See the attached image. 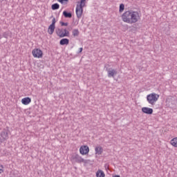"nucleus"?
Returning a JSON list of instances; mask_svg holds the SVG:
<instances>
[{"label":"nucleus","instance_id":"f257e3e1","mask_svg":"<svg viewBox=\"0 0 177 177\" xmlns=\"http://www.w3.org/2000/svg\"><path fill=\"white\" fill-rule=\"evenodd\" d=\"M122 20L127 24H135L140 20V14L138 11L127 10L124 12L122 16Z\"/></svg>","mask_w":177,"mask_h":177},{"label":"nucleus","instance_id":"f03ea898","mask_svg":"<svg viewBox=\"0 0 177 177\" xmlns=\"http://www.w3.org/2000/svg\"><path fill=\"white\" fill-rule=\"evenodd\" d=\"M86 3V0H80L77 1L76 6V15L77 19H81L82 16V12H84V8Z\"/></svg>","mask_w":177,"mask_h":177},{"label":"nucleus","instance_id":"7ed1b4c3","mask_svg":"<svg viewBox=\"0 0 177 177\" xmlns=\"http://www.w3.org/2000/svg\"><path fill=\"white\" fill-rule=\"evenodd\" d=\"M158 99H160V95L156 93H151L147 95V101L151 106H154L158 102Z\"/></svg>","mask_w":177,"mask_h":177},{"label":"nucleus","instance_id":"20e7f679","mask_svg":"<svg viewBox=\"0 0 177 177\" xmlns=\"http://www.w3.org/2000/svg\"><path fill=\"white\" fill-rule=\"evenodd\" d=\"M9 139V129H3V131L0 133V143H3Z\"/></svg>","mask_w":177,"mask_h":177},{"label":"nucleus","instance_id":"39448f33","mask_svg":"<svg viewBox=\"0 0 177 177\" xmlns=\"http://www.w3.org/2000/svg\"><path fill=\"white\" fill-rule=\"evenodd\" d=\"M32 54L33 57H37V59H41L44 56V53L39 48H35L32 50Z\"/></svg>","mask_w":177,"mask_h":177},{"label":"nucleus","instance_id":"423d86ee","mask_svg":"<svg viewBox=\"0 0 177 177\" xmlns=\"http://www.w3.org/2000/svg\"><path fill=\"white\" fill-rule=\"evenodd\" d=\"M71 160L74 162H86V160H84V158H82L81 156L77 153H73L72 155Z\"/></svg>","mask_w":177,"mask_h":177},{"label":"nucleus","instance_id":"0eeeda50","mask_svg":"<svg viewBox=\"0 0 177 177\" xmlns=\"http://www.w3.org/2000/svg\"><path fill=\"white\" fill-rule=\"evenodd\" d=\"M55 24H56V18H54L52 20V24L48 26V32L50 35H52V34L55 32V28H56Z\"/></svg>","mask_w":177,"mask_h":177},{"label":"nucleus","instance_id":"6e6552de","mask_svg":"<svg viewBox=\"0 0 177 177\" xmlns=\"http://www.w3.org/2000/svg\"><path fill=\"white\" fill-rule=\"evenodd\" d=\"M80 154L83 156L89 153V147L88 146H82L80 149Z\"/></svg>","mask_w":177,"mask_h":177},{"label":"nucleus","instance_id":"1a4fd4ad","mask_svg":"<svg viewBox=\"0 0 177 177\" xmlns=\"http://www.w3.org/2000/svg\"><path fill=\"white\" fill-rule=\"evenodd\" d=\"M142 111L144 113V114H153V109L149 108V107H142Z\"/></svg>","mask_w":177,"mask_h":177},{"label":"nucleus","instance_id":"9d476101","mask_svg":"<svg viewBox=\"0 0 177 177\" xmlns=\"http://www.w3.org/2000/svg\"><path fill=\"white\" fill-rule=\"evenodd\" d=\"M63 31H64L63 28H62V29L57 28L55 30V32H56L57 35L58 37H59V38H64V35H64V32H63Z\"/></svg>","mask_w":177,"mask_h":177},{"label":"nucleus","instance_id":"9b49d317","mask_svg":"<svg viewBox=\"0 0 177 177\" xmlns=\"http://www.w3.org/2000/svg\"><path fill=\"white\" fill-rule=\"evenodd\" d=\"M114 75H117V71L115 69H109L108 71V77L109 78H111V77L113 78Z\"/></svg>","mask_w":177,"mask_h":177},{"label":"nucleus","instance_id":"f8f14e48","mask_svg":"<svg viewBox=\"0 0 177 177\" xmlns=\"http://www.w3.org/2000/svg\"><path fill=\"white\" fill-rule=\"evenodd\" d=\"M95 154H97L98 156H100L102 153H103V148L100 145H97L95 147Z\"/></svg>","mask_w":177,"mask_h":177},{"label":"nucleus","instance_id":"ddd939ff","mask_svg":"<svg viewBox=\"0 0 177 177\" xmlns=\"http://www.w3.org/2000/svg\"><path fill=\"white\" fill-rule=\"evenodd\" d=\"M68 44H70V40L67 38L62 39L59 41V44L62 46L68 45Z\"/></svg>","mask_w":177,"mask_h":177},{"label":"nucleus","instance_id":"4468645a","mask_svg":"<svg viewBox=\"0 0 177 177\" xmlns=\"http://www.w3.org/2000/svg\"><path fill=\"white\" fill-rule=\"evenodd\" d=\"M30 102H31V98H30L28 97L23 98L21 100L22 104H25V106H27V104H30Z\"/></svg>","mask_w":177,"mask_h":177},{"label":"nucleus","instance_id":"2eb2a0df","mask_svg":"<svg viewBox=\"0 0 177 177\" xmlns=\"http://www.w3.org/2000/svg\"><path fill=\"white\" fill-rule=\"evenodd\" d=\"M170 145L173 147H175L176 149H177V137H174L170 140Z\"/></svg>","mask_w":177,"mask_h":177},{"label":"nucleus","instance_id":"dca6fc26","mask_svg":"<svg viewBox=\"0 0 177 177\" xmlns=\"http://www.w3.org/2000/svg\"><path fill=\"white\" fill-rule=\"evenodd\" d=\"M63 16L66 17V19H71L73 17V14L71 12H68L66 10L63 12Z\"/></svg>","mask_w":177,"mask_h":177},{"label":"nucleus","instance_id":"f3484780","mask_svg":"<svg viewBox=\"0 0 177 177\" xmlns=\"http://www.w3.org/2000/svg\"><path fill=\"white\" fill-rule=\"evenodd\" d=\"M106 174L102 170L98 169L96 172V177H105Z\"/></svg>","mask_w":177,"mask_h":177},{"label":"nucleus","instance_id":"a211bd4d","mask_svg":"<svg viewBox=\"0 0 177 177\" xmlns=\"http://www.w3.org/2000/svg\"><path fill=\"white\" fill-rule=\"evenodd\" d=\"M59 8H60V6L57 3L53 4L51 6V9L53 10H57V9H59Z\"/></svg>","mask_w":177,"mask_h":177},{"label":"nucleus","instance_id":"6ab92c4d","mask_svg":"<svg viewBox=\"0 0 177 177\" xmlns=\"http://www.w3.org/2000/svg\"><path fill=\"white\" fill-rule=\"evenodd\" d=\"M72 34L73 37H78V35H80V30H78V29H74L72 31Z\"/></svg>","mask_w":177,"mask_h":177},{"label":"nucleus","instance_id":"aec40b11","mask_svg":"<svg viewBox=\"0 0 177 177\" xmlns=\"http://www.w3.org/2000/svg\"><path fill=\"white\" fill-rule=\"evenodd\" d=\"M124 10H125V6L123 3H122L120 5L119 12H120V13H122V12H124Z\"/></svg>","mask_w":177,"mask_h":177},{"label":"nucleus","instance_id":"412c9836","mask_svg":"<svg viewBox=\"0 0 177 177\" xmlns=\"http://www.w3.org/2000/svg\"><path fill=\"white\" fill-rule=\"evenodd\" d=\"M70 35V32L67 29H64V37H68Z\"/></svg>","mask_w":177,"mask_h":177},{"label":"nucleus","instance_id":"4be33fe9","mask_svg":"<svg viewBox=\"0 0 177 177\" xmlns=\"http://www.w3.org/2000/svg\"><path fill=\"white\" fill-rule=\"evenodd\" d=\"M59 23H60V24H61V26H62V27H63V26L67 27V26H68V23H67V22L60 21Z\"/></svg>","mask_w":177,"mask_h":177},{"label":"nucleus","instance_id":"5701e85b","mask_svg":"<svg viewBox=\"0 0 177 177\" xmlns=\"http://www.w3.org/2000/svg\"><path fill=\"white\" fill-rule=\"evenodd\" d=\"M57 1L63 5L64 2H68V0H57Z\"/></svg>","mask_w":177,"mask_h":177},{"label":"nucleus","instance_id":"b1692460","mask_svg":"<svg viewBox=\"0 0 177 177\" xmlns=\"http://www.w3.org/2000/svg\"><path fill=\"white\" fill-rule=\"evenodd\" d=\"M3 37L4 38H8V37H9V33L8 32H5L3 34Z\"/></svg>","mask_w":177,"mask_h":177},{"label":"nucleus","instance_id":"393cba45","mask_svg":"<svg viewBox=\"0 0 177 177\" xmlns=\"http://www.w3.org/2000/svg\"><path fill=\"white\" fill-rule=\"evenodd\" d=\"M3 173V165L0 166V174Z\"/></svg>","mask_w":177,"mask_h":177},{"label":"nucleus","instance_id":"a878e982","mask_svg":"<svg viewBox=\"0 0 177 177\" xmlns=\"http://www.w3.org/2000/svg\"><path fill=\"white\" fill-rule=\"evenodd\" d=\"M81 52H82V48H79L78 53H81Z\"/></svg>","mask_w":177,"mask_h":177},{"label":"nucleus","instance_id":"bb28decb","mask_svg":"<svg viewBox=\"0 0 177 177\" xmlns=\"http://www.w3.org/2000/svg\"><path fill=\"white\" fill-rule=\"evenodd\" d=\"M113 177H120V175H115Z\"/></svg>","mask_w":177,"mask_h":177},{"label":"nucleus","instance_id":"cd10ccee","mask_svg":"<svg viewBox=\"0 0 177 177\" xmlns=\"http://www.w3.org/2000/svg\"><path fill=\"white\" fill-rule=\"evenodd\" d=\"M3 1H6V0H1V2Z\"/></svg>","mask_w":177,"mask_h":177}]
</instances>
